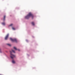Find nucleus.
<instances>
[{
  "mask_svg": "<svg viewBox=\"0 0 75 75\" xmlns=\"http://www.w3.org/2000/svg\"><path fill=\"white\" fill-rule=\"evenodd\" d=\"M12 63H13V64H14V63H15V61H14V60H13L12 61Z\"/></svg>",
  "mask_w": 75,
  "mask_h": 75,
  "instance_id": "nucleus-8",
  "label": "nucleus"
},
{
  "mask_svg": "<svg viewBox=\"0 0 75 75\" xmlns=\"http://www.w3.org/2000/svg\"><path fill=\"white\" fill-rule=\"evenodd\" d=\"M8 34L5 37V40H7V39H8Z\"/></svg>",
  "mask_w": 75,
  "mask_h": 75,
  "instance_id": "nucleus-4",
  "label": "nucleus"
},
{
  "mask_svg": "<svg viewBox=\"0 0 75 75\" xmlns=\"http://www.w3.org/2000/svg\"><path fill=\"white\" fill-rule=\"evenodd\" d=\"M30 17H31L32 19H33V17H34V16L32 13H29L25 17V19H28L30 18Z\"/></svg>",
  "mask_w": 75,
  "mask_h": 75,
  "instance_id": "nucleus-1",
  "label": "nucleus"
},
{
  "mask_svg": "<svg viewBox=\"0 0 75 75\" xmlns=\"http://www.w3.org/2000/svg\"><path fill=\"white\" fill-rule=\"evenodd\" d=\"M2 24L3 25H5V23H2Z\"/></svg>",
  "mask_w": 75,
  "mask_h": 75,
  "instance_id": "nucleus-9",
  "label": "nucleus"
},
{
  "mask_svg": "<svg viewBox=\"0 0 75 75\" xmlns=\"http://www.w3.org/2000/svg\"><path fill=\"white\" fill-rule=\"evenodd\" d=\"M11 51H12V52H13L14 53H15V51H14L13 50H12Z\"/></svg>",
  "mask_w": 75,
  "mask_h": 75,
  "instance_id": "nucleus-10",
  "label": "nucleus"
},
{
  "mask_svg": "<svg viewBox=\"0 0 75 75\" xmlns=\"http://www.w3.org/2000/svg\"><path fill=\"white\" fill-rule=\"evenodd\" d=\"M0 52H1V49L0 48Z\"/></svg>",
  "mask_w": 75,
  "mask_h": 75,
  "instance_id": "nucleus-14",
  "label": "nucleus"
},
{
  "mask_svg": "<svg viewBox=\"0 0 75 75\" xmlns=\"http://www.w3.org/2000/svg\"><path fill=\"white\" fill-rule=\"evenodd\" d=\"M31 24L33 25H35V24H34V22H32Z\"/></svg>",
  "mask_w": 75,
  "mask_h": 75,
  "instance_id": "nucleus-6",
  "label": "nucleus"
},
{
  "mask_svg": "<svg viewBox=\"0 0 75 75\" xmlns=\"http://www.w3.org/2000/svg\"><path fill=\"white\" fill-rule=\"evenodd\" d=\"M10 40H11L12 42H17V40L16 39H12L11 38H10Z\"/></svg>",
  "mask_w": 75,
  "mask_h": 75,
  "instance_id": "nucleus-2",
  "label": "nucleus"
},
{
  "mask_svg": "<svg viewBox=\"0 0 75 75\" xmlns=\"http://www.w3.org/2000/svg\"><path fill=\"white\" fill-rule=\"evenodd\" d=\"M12 28L13 30H15V28H14V27H12Z\"/></svg>",
  "mask_w": 75,
  "mask_h": 75,
  "instance_id": "nucleus-12",
  "label": "nucleus"
},
{
  "mask_svg": "<svg viewBox=\"0 0 75 75\" xmlns=\"http://www.w3.org/2000/svg\"><path fill=\"white\" fill-rule=\"evenodd\" d=\"M6 18V16H4V21H5V18Z\"/></svg>",
  "mask_w": 75,
  "mask_h": 75,
  "instance_id": "nucleus-7",
  "label": "nucleus"
},
{
  "mask_svg": "<svg viewBox=\"0 0 75 75\" xmlns=\"http://www.w3.org/2000/svg\"><path fill=\"white\" fill-rule=\"evenodd\" d=\"M7 45L8 46H11V44H8Z\"/></svg>",
  "mask_w": 75,
  "mask_h": 75,
  "instance_id": "nucleus-11",
  "label": "nucleus"
},
{
  "mask_svg": "<svg viewBox=\"0 0 75 75\" xmlns=\"http://www.w3.org/2000/svg\"><path fill=\"white\" fill-rule=\"evenodd\" d=\"M13 48L15 50H18V51H20V49H17V48H16V47H14Z\"/></svg>",
  "mask_w": 75,
  "mask_h": 75,
  "instance_id": "nucleus-5",
  "label": "nucleus"
},
{
  "mask_svg": "<svg viewBox=\"0 0 75 75\" xmlns=\"http://www.w3.org/2000/svg\"><path fill=\"white\" fill-rule=\"evenodd\" d=\"M13 25V24H11V25H10L9 26H12V25Z\"/></svg>",
  "mask_w": 75,
  "mask_h": 75,
  "instance_id": "nucleus-13",
  "label": "nucleus"
},
{
  "mask_svg": "<svg viewBox=\"0 0 75 75\" xmlns=\"http://www.w3.org/2000/svg\"><path fill=\"white\" fill-rule=\"evenodd\" d=\"M10 57H11V58L12 59H13V58H15V57H16V56L13 54H12V52H11V51H10Z\"/></svg>",
  "mask_w": 75,
  "mask_h": 75,
  "instance_id": "nucleus-3",
  "label": "nucleus"
}]
</instances>
